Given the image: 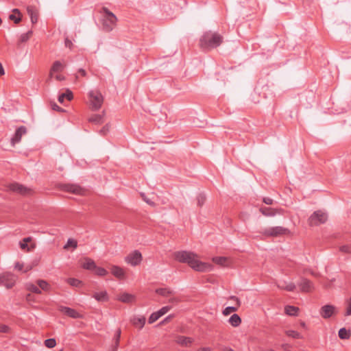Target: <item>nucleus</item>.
<instances>
[{"label":"nucleus","mask_w":351,"mask_h":351,"mask_svg":"<svg viewBox=\"0 0 351 351\" xmlns=\"http://www.w3.org/2000/svg\"><path fill=\"white\" fill-rule=\"evenodd\" d=\"M16 276L12 272H4L0 274V285L4 286L6 289H12L16 284Z\"/></svg>","instance_id":"6e6552de"},{"label":"nucleus","mask_w":351,"mask_h":351,"mask_svg":"<svg viewBox=\"0 0 351 351\" xmlns=\"http://www.w3.org/2000/svg\"><path fill=\"white\" fill-rule=\"evenodd\" d=\"M204 201H205V199L204 197H202V196L198 197L197 199V206L201 207L204 204Z\"/></svg>","instance_id":"5fc2aeb1"},{"label":"nucleus","mask_w":351,"mask_h":351,"mask_svg":"<svg viewBox=\"0 0 351 351\" xmlns=\"http://www.w3.org/2000/svg\"><path fill=\"white\" fill-rule=\"evenodd\" d=\"M51 108L53 110L58 112H63V109L59 107L56 103L51 104Z\"/></svg>","instance_id":"6e6d98bb"},{"label":"nucleus","mask_w":351,"mask_h":351,"mask_svg":"<svg viewBox=\"0 0 351 351\" xmlns=\"http://www.w3.org/2000/svg\"><path fill=\"white\" fill-rule=\"evenodd\" d=\"M88 105L92 110H98L104 103V97L98 90H90L88 93Z\"/></svg>","instance_id":"7ed1b4c3"},{"label":"nucleus","mask_w":351,"mask_h":351,"mask_svg":"<svg viewBox=\"0 0 351 351\" xmlns=\"http://www.w3.org/2000/svg\"><path fill=\"white\" fill-rule=\"evenodd\" d=\"M345 315H351V298L348 300V307Z\"/></svg>","instance_id":"864d4df0"},{"label":"nucleus","mask_w":351,"mask_h":351,"mask_svg":"<svg viewBox=\"0 0 351 351\" xmlns=\"http://www.w3.org/2000/svg\"><path fill=\"white\" fill-rule=\"evenodd\" d=\"M10 191L25 196H29L33 195L34 191L32 189L20 184L19 183H12L8 186Z\"/></svg>","instance_id":"1a4fd4ad"},{"label":"nucleus","mask_w":351,"mask_h":351,"mask_svg":"<svg viewBox=\"0 0 351 351\" xmlns=\"http://www.w3.org/2000/svg\"><path fill=\"white\" fill-rule=\"evenodd\" d=\"M228 322L233 327L239 326L241 323V319L237 314H233L228 319Z\"/></svg>","instance_id":"2f4dec72"},{"label":"nucleus","mask_w":351,"mask_h":351,"mask_svg":"<svg viewBox=\"0 0 351 351\" xmlns=\"http://www.w3.org/2000/svg\"><path fill=\"white\" fill-rule=\"evenodd\" d=\"M261 233L267 237H277L282 235H288L291 232L288 228L282 226H275L266 228Z\"/></svg>","instance_id":"423d86ee"},{"label":"nucleus","mask_w":351,"mask_h":351,"mask_svg":"<svg viewBox=\"0 0 351 351\" xmlns=\"http://www.w3.org/2000/svg\"><path fill=\"white\" fill-rule=\"evenodd\" d=\"M9 18L15 23H19L21 20V14L18 9H14L12 14L10 15Z\"/></svg>","instance_id":"473e14b6"},{"label":"nucleus","mask_w":351,"mask_h":351,"mask_svg":"<svg viewBox=\"0 0 351 351\" xmlns=\"http://www.w3.org/2000/svg\"><path fill=\"white\" fill-rule=\"evenodd\" d=\"M65 45H66V47H71V46L72 45V43L69 40L66 39L65 40Z\"/></svg>","instance_id":"0e129e2a"},{"label":"nucleus","mask_w":351,"mask_h":351,"mask_svg":"<svg viewBox=\"0 0 351 351\" xmlns=\"http://www.w3.org/2000/svg\"><path fill=\"white\" fill-rule=\"evenodd\" d=\"M328 220V215L323 210H318L313 213L308 219V223L310 226H318L325 223Z\"/></svg>","instance_id":"20e7f679"},{"label":"nucleus","mask_w":351,"mask_h":351,"mask_svg":"<svg viewBox=\"0 0 351 351\" xmlns=\"http://www.w3.org/2000/svg\"><path fill=\"white\" fill-rule=\"evenodd\" d=\"M339 250L343 253L351 254V247L347 245L341 246Z\"/></svg>","instance_id":"09e8293b"},{"label":"nucleus","mask_w":351,"mask_h":351,"mask_svg":"<svg viewBox=\"0 0 351 351\" xmlns=\"http://www.w3.org/2000/svg\"><path fill=\"white\" fill-rule=\"evenodd\" d=\"M286 335L294 339H302V336L297 331L289 330L286 331Z\"/></svg>","instance_id":"a19ab883"},{"label":"nucleus","mask_w":351,"mask_h":351,"mask_svg":"<svg viewBox=\"0 0 351 351\" xmlns=\"http://www.w3.org/2000/svg\"><path fill=\"white\" fill-rule=\"evenodd\" d=\"M77 247V241L74 239H69L63 247V249L65 250H69L70 249L75 250Z\"/></svg>","instance_id":"72a5a7b5"},{"label":"nucleus","mask_w":351,"mask_h":351,"mask_svg":"<svg viewBox=\"0 0 351 351\" xmlns=\"http://www.w3.org/2000/svg\"><path fill=\"white\" fill-rule=\"evenodd\" d=\"M263 202L267 205H271L273 204V199L270 197H264Z\"/></svg>","instance_id":"4d7b16f0"},{"label":"nucleus","mask_w":351,"mask_h":351,"mask_svg":"<svg viewBox=\"0 0 351 351\" xmlns=\"http://www.w3.org/2000/svg\"><path fill=\"white\" fill-rule=\"evenodd\" d=\"M53 77L55 78L57 81L60 82L65 80V77L60 73H55Z\"/></svg>","instance_id":"603ef678"},{"label":"nucleus","mask_w":351,"mask_h":351,"mask_svg":"<svg viewBox=\"0 0 351 351\" xmlns=\"http://www.w3.org/2000/svg\"><path fill=\"white\" fill-rule=\"evenodd\" d=\"M78 73H79L82 76H86V72L85 71V70H84V69H79Z\"/></svg>","instance_id":"e2e57ef3"},{"label":"nucleus","mask_w":351,"mask_h":351,"mask_svg":"<svg viewBox=\"0 0 351 351\" xmlns=\"http://www.w3.org/2000/svg\"><path fill=\"white\" fill-rule=\"evenodd\" d=\"M4 74H5L4 69H3L1 63H0V77L3 75Z\"/></svg>","instance_id":"680f3d73"},{"label":"nucleus","mask_w":351,"mask_h":351,"mask_svg":"<svg viewBox=\"0 0 351 351\" xmlns=\"http://www.w3.org/2000/svg\"><path fill=\"white\" fill-rule=\"evenodd\" d=\"M56 345V341L54 339H48L45 341V346L49 348H53Z\"/></svg>","instance_id":"a18cd8bd"},{"label":"nucleus","mask_w":351,"mask_h":351,"mask_svg":"<svg viewBox=\"0 0 351 351\" xmlns=\"http://www.w3.org/2000/svg\"><path fill=\"white\" fill-rule=\"evenodd\" d=\"M219 40V36L217 33L207 32L199 40L200 47L210 50L217 46Z\"/></svg>","instance_id":"f03ea898"},{"label":"nucleus","mask_w":351,"mask_h":351,"mask_svg":"<svg viewBox=\"0 0 351 351\" xmlns=\"http://www.w3.org/2000/svg\"><path fill=\"white\" fill-rule=\"evenodd\" d=\"M66 282L73 287H80L83 285L82 281L75 278H69L66 279Z\"/></svg>","instance_id":"f704fd0d"},{"label":"nucleus","mask_w":351,"mask_h":351,"mask_svg":"<svg viewBox=\"0 0 351 351\" xmlns=\"http://www.w3.org/2000/svg\"><path fill=\"white\" fill-rule=\"evenodd\" d=\"M336 313V307L332 304H326L321 307L319 314L324 319H329Z\"/></svg>","instance_id":"9b49d317"},{"label":"nucleus","mask_w":351,"mask_h":351,"mask_svg":"<svg viewBox=\"0 0 351 351\" xmlns=\"http://www.w3.org/2000/svg\"><path fill=\"white\" fill-rule=\"evenodd\" d=\"M32 32L31 31H29V32H28L27 33L21 34V36H20V38H19V41L21 43H25V42H27L30 38V37L32 36Z\"/></svg>","instance_id":"37998d69"},{"label":"nucleus","mask_w":351,"mask_h":351,"mask_svg":"<svg viewBox=\"0 0 351 351\" xmlns=\"http://www.w3.org/2000/svg\"><path fill=\"white\" fill-rule=\"evenodd\" d=\"M36 265H25L24 263L21 261H16L14 263V269L22 273H27L31 271L34 266Z\"/></svg>","instance_id":"dca6fc26"},{"label":"nucleus","mask_w":351,"mask_h":351,"mask_svg":"<svg viewBox=\"0 0 351 351\" xmlns=\"http://www.w3.org/2000/svg\"><path fill=\"white\" fill-rule=\"evenodd\" d=\"M36 285L38 286L40 289L47 292L49 291L51 288L50 284L47 281L43 279L37 280Z\"/></svg>","instance_id":"c756f323"},{"label":"nucleus","mask_w":351,"mask_h":351,"mask_svg":"<svg viewBox=\"0 0 351 351\" xmlns=\"http://www.w3.org/2000/svg\"><path fill=\"white\" fill-rule=\"evenodd\" d=\"M339 337L341 339H348L350 337V331L346 328H341L338 332Z\"/></svg>","instance_id":"4c0bfd02"},{"label":"nucleus","mask_w":351,"mask_h":351,"mask_svg":"<svg viewBox=\"0 0 351 351\" xmlns=\"http://www.w3.org/2000/svg\"><path fill=\"white\" fill-rule=\"evenodd\" d=\"M233 265V261L230 257L221 256V267H231Z\"/></svg>","instance_id":"e433bc0d"},{"label":"nucleus","mask_w":351,"mask_h":351,"mask_svg":"<svg viewBox=\"0 0 351 351\" xmlns=\"http://www.w3.org/2000/svg\"><path fill=\"white\" fill-rule=\"evenodd\" d=\"M26 289L28 291L36 294L41 293V290L39 289L38 286L31 282L27 284Z\"/></svg>","instance_id":"58836bf2"},{"label":"nucleus","mask_w":351,"mask_h":351,"mask_svg":"<svg viewBox=\"0 0 351 351\" xmlns=\"http://www.w3.org/2000/svg\"><path fill=\"white\" fill-rule=\"evenodd\" d=\"M175 261L186 263L191 269L198 272H208L212 270L213 265L202 261L199 255L191 251H176L173 254Z\"/></svg>","instance_id":"f257e3e1"},{"label":"nucleus","mask_w":351,"mask_h":351,"mask_svg":"<svg viewBox=\"0 0 351 351\" xmlns=\"http://www.w3.org/2000/svg\"><path fill=\"white\" fill-rule=\"evenodd\" d=\"M66 64L64 62L62 61H55L49 71V77L52 78L53 77V75L56 73H60L62 72L64 69L66 67Z\"/></svg>","instance_id":"2eb2a0df"},{"label":"nucleus","mask_w":351,"mask_h":351,"mask_svg":"<svg viewBox=\"0 0 351 351\" xmlns=\"http://www.w3.org/2000/svg\"><path fill=\"white\" fill-rule=\"evenodd\" d=\"M171 306H165L162 307L160 310H158L157 311L158 312L160 317H162V315L167 313L171 310Z\"/></svg>","instance_id":"de8ad7c7"},{"label":"nucleus","mask_w":351,"mask_h":351,"mask_svg":"<svg viewBox=\"0 0 351 351\" xmlns=\"http://www.w3.org/2000/svg\"><path fill=\"white\" fill-rule=\"evenodd\" d=\"M104 19H103V25L104 28L110 32L115 27L117 19L116 16L109 11L108 9H104Z\"/></svg>","instance_id":"39448f33"},{"label":"nucleus","mask_w":351,"mask_h":351,"mask_svg":"<svg viewBox=\"0 0 351 351\" xmlns=\"http://www.w3.org/2000/svg\"><path fill=\"white\" fill-rule=\"evenodd\" d=\"M73 98V93L69 89H66L65 93H63L60 94L58 97V101L61 104H62L65 99H66L68 101L72 100Z\"/></svg>","instance_id":"cd10ccee"},{"label":"nucleus","mask_w":351,"mask_h":351,"mask_svg":"<svg viewBox=\"0 0 351 351\" xmlns=\"http://www.w3.org/2000/svg\"><path fill=\"white\" fill-rule=\"evenodd\" d=\"M0 332L4 333H10L11 332V329L9 326L1 324L0 325Z\"/></svg>","instance_id":"3c124183"},{"label":"nucleus","mask_w":351,"mask_h":351,"mask_svg":"<svg viewBox=\"0 0 351 351\" xmlns=\"http://www.w3.org/2000/svg\"><path fill=\"white\" fill-rule=\"evenodd\" d=\"M172 317H173L172 315H169V316H168V317H166V318H165L162 322H161L160 323V325H162V324H165V323H167V322H169V321L171 320V319L172 318Z\"/></svg>","instance_id":"bf43d9fd"},{"label":"nucleus","mask_w":351,"mask_h":351,"mask_svg":"<svg viewBox=\"0 0 351 351\" xmlns=\"http://www.w3.org/2000/svg\"><path fill=\"white\" fill-rule=\"evenodd\" d=\"M197 351H213L211 348L208 347H203L198 349Z\"/></svg>","instance_id":"052dcab7"},{"label":"nucleus","mask_w":351,"mask_h":351,"mask_svg":"<svg viewBox=\"0 0 351 351\" xmlns=\"http://www.w3.org/2000/svg\"><path fill=\"white\" fill-rule=\"evenodd\" d=\"M1 23H2V21H1V19H0V25L1 24Z\"/></svg>","instance_id":"774afa93"},{"label":"nucleus","mask_w":351,"mask_h":351,"mask_svg":"<svg viewBox=\"0 0 351 351\" xmlns=\"http://www.w3.org/2000/svg\"><path fill=\"white\" fill-rule=\"evenodd\" d=\"M169 302H171V303H177V302H179V300L178 298H176V297H173L171 296V297H169Z\"/></svg>","instance_id":"13d9d810"},{"label":"nucleus","mask_w":351,"mask_h":351,"mask_svg":"<svg viewBox=\"0 0 351 351\" xmlns=\"http://www.w3.org/2000/svg\"><path fill=\"white\" fill-rule=\"evenodd\" d=\"M300 290L304 292H309L313 289V283L308 279L303 278L298 284Z\"/></svg>","instance_id":"5701e85b"},{"label":"nucleus","mask_w":351,"mask_h":351,"mask_svg":"<svg viewBox=\"0 0 351 351\" xmlns=\"http://www.w3.org/2000/svg\"><path fill=\"white\" fill-rule=\"evenodd\" d=\"M111 274L118 280H124L126 278V271L124 268L113 265L110 267Z\"/></svg>","instance_id":"4468645a"},{"label":"nucleus","mask_w":351,"mask_h":351,"mask_svg":"<svg viewBox=\"0 0 351 351\" xmlns=\"http://www.w3.org/2000/svg\"><path fill=\"white\" fill-rule=\"evenodd\" d=\"M175 341L182 346H190L193 342V339L189 337L182 336V335H177L175 337Z\"/></svg>","instance_id":"6ab92c4d"},{"label":"nucleus","mask_w":351,"mask_h":351,"mask_svg":"<svg viewBox=\"0 0 351 351\" xmlns=\"http://www.w3.org/2000/svg\"><path fill=\"white\" fill-rule=\"evenodd\" d=\"M25 300L30 305L36 302L35 297L32 293L26 295Z\"/></svg>","instance_id":"49530a36"},{"label":"nucleus","mask_w":351,"mask_h":351,"mask_svg":"<svg viewBox=\"0 0 351 351\" xmlns=\"http://www.w3.org/2000/svg\"><path fill=\"white\" fill-rule=\"evenodd\" d=\"M120 337H121V330L118 329V330L117 331V334H116V337H115V339H114V348L115 349H117V348L119 346Z\"/></svg>","instance_id":"8fccbe9b"},{"label":"nucleus","mask_w":351,"mask_h":351,"mask_svg":"<svg viewBox=\"0 0 351 351\" xmlns=\"http://www.w3.org/2000/svg\"><path fill=\"white\" fill-rule=\"evenodd\" d=\"M125 262L132 267H136L141 264L143 261V255L137 250L130 252L125 258Z\"/></svg>","instance_id":"0eeeda50"},{"label":"nucleus","mask_w":351,"mask_h":351,"mask_svg":"<svg viewBox=\"0 0 351 351\" xmlns=\"http://www.w3.org/2000/svg\"><path fill=\"white\" fill-rule=\"evenodd\" d=\"M101 120L102 117L99 114H94L89 118V121L95 123H99L101 122Z\"/></svg>","instance_id":"c03bdc74"},{"label":"nucleus","mask_w":351,"mask_h":351,"mask_svg":"<svg viewBox=\"0 0 351 351\" xmlns=\"http://www.w3.org/2000/svg\"><path fill=\"white\" fill-rule=\"evenodd\" d=\"M64 191L75 194V195H83L84 190L78 185L75 184H67L63 188Z\"/></svg>","instance_id":"f3484780"},{"label":"nucleus","mask_w":351,"mask_h":351,"mask_svg":"<svg viewBox=\"0 0 351 351\" xmlns=\"http://www.w3.org/2000/svg\"><path fill=\"white\" fill-rule=\"evenodd\" d=\"M160 317V315H159L158 311H156L153 313H152L148 319V322L149 324H153L156 321H157Z\"/></svg>","instance_id":"79ce46f5"},{"label":"nucleus","mask_w":351,"mask_h":351,"mask_svg":"<svg viewBox=\"0 0 351 351\" xmlns=\"http://www.w3.org/2000/svg\"><path fill=\"white\" fill-rule=\"evenodd\" d=\"M27 130L25 126L19 127L15 132L14 135L11 138V145L15 146L16 144L21 142L22 136L27 134Z\"/></svg>","instance_id":"ddd939ff"},{"label":"nucleus","mask_w":351,"mask_h":351,"mask_svg":"<svg viewBox=\"0 0 351 351\" xmlns=\"http://www.w3.org/2000/svg\"><path fill=\"white\" fill-rule=\"evenodd\" d=\"M277 286L278 288L283 289V290H286L287 291H293L295 289V285L294 283H293V282L287 283L285 281H283V282L280 281V282H278Z\"/></svg>","instance_id":"a878e982"},{"label":"nucleus","mask_w":351,"mask_h":351,"mask_svg":"<svg viewBox=\"0 0 351 351\" xmlns=\"http://www.w3.org/2000/svg\"><path fill=\"white\" fill-rule=\"evenodd\" d=\"M156 293L164 298H169L173 295V291L167 287H161L156 289Z\"/></svg>","instance_id":"393cba45"},{"label":"nucleus","mask_w":351,"mask_h":351,"mask_svg":"<svg viewBox=\"0 0 351 351\" xmlns=\"http://www.w3.org/2000/svg\"><path fill=\"white\" fill-rule=\"evenodd\" d=\"M213 261L215 263H219V258L217 257H214L213 258Z\"/></svg>","instance_id":"69168bd1"},{"label":"nucleus","mask_w":351,"mask_h":351,"mask_svg":"<svg viewBox=\"0 0 351 351\" xmlns=\"http://www.w3.org/2000/svg\"><path fill=\"white\" fill-rule=\"evenodd\" d=\"M231 299L232 300H235L237 301V306H228L226 307L223 311V314L224 315H228L229 314H230L232 312H235L237 311V308H238V306H240V301L239 300L238 298L235 297V296H232L231 297Z\"/></svg>","instance_id":"c85d7f7f"},{"label":"nucleus","mask_w":351,"mask_h":351,"mask_svg":"<svg viewBox=\"0 0 351 351\" xmlns=\"http://www.w3.org/2000/svg\"><path fill=\"white\" fill-rule=\"evenodd\" d=\"M80 264L83 269L93 271L95 267V262L88 257H84L80 260Z\"/></svg>","instance_id":"a211bd4d"},{"label":"nucleus","mask_w":351,"mask_h":351,"mask_svg":"<svg viewBox=\"0 0 351 351\" xmlns=\"http://www.w3.org/2000/svg\"><path fill=\"white\" fill-rule=\"evenodd\" d=\"M19 246L22 250L29 252L36 247V243L31 237H27L19 242Z\"/></svg>","instance_id":"f8f14e48"},{"label":"nucleus","mask_w":351,"mask_h":351,"mask_svg":"<svg viewBox=\"0 0 351 351\" xmlns=\"http://www.w3.org/2000/svg\"><path fill=\"white\" fill-rule=\"evenodd\" d=\"M146 319L144 316H134L130 319L131 323L140 329L145 326Z\"/></svg>","instance_id":"4be33fe9"},{"label":"nucleus","mask_w":351,"mask_h":351,"mask_svg":"<svg viewBox=\"0 0 351 351\" xmlns=\"http://www.w3.org/2000/svg\"><path fill=\"white\" fill-rule=\"evenodd\" d=\"M117 300L124 304H132L136 302V296L127 291H122L117 295Z\"/></svg>","instance_id":"9d476101"},{"label":"nucleus","mask_w":351,"mask_h":351,"mask_svg":"<svg viewBox=\"0 0 351 351\" xmlns=\"http://www.w3.org/2000/svg\"><path fill=\"white\" fill-rule=\"evenodd\" d=\"M281 210H278L272 208L263 207L260 208V212L265 216L271 217L280 213Z\"/></svg>","instance_id":"b1692460"},{"label":"nucleus","mask_w":351,"mask_h":351,"mask_svg":"<svg viewBox=\"0 0 351 351\" xmlns=\"http://www.w3.org/2000/svg\"><path fill=\"white\" fill-rule=\"evenodd\" d=\"M298 311H299V308L294 306H286L285 308V313L287 315H291V316L297 315Z\"/></svg>","instance_id":"c9c22d12"},{"label":"nucleus","mask_w":351,"mask_h":351,"mask_svg":"<svg viewBox=\"0 0 351 351\" xmlns=\"http://www.w3.org/2000/svg\"><path fill=\"white\" fill-rule=\"evenodd\" d=\"M27 13L30 16L31 21L33 23H36L38 19V12L36 9L32 6H29L27 8Z\"/></svg>","instance_id":"bb28decb"},{"label":"nucleus","mask_w":351,"mask_h":351,"mask_svg":"<svg viewBox=\"0 0 351 351\" xmlns=\"http://www.w3.org/2000/svg\"><path fill=\"white\" fill-rule=\"evenodd\" d=\"M60 310L62 313H64L72 318H82V315L80 313H79L78 312H77L75 310H74L73 308L66 307V306H62V307H60Z\"/></svg>","instance_id":"aec40b11"},{"label":"nucleus","mask_w":351,"mask_h":351,"mask_svg":"<svg viewBox=\"0 0 351 351\" xmlns=\"http://www.w3.org/2000/svg\"><path fill=\"white\" fill-rule=\"evenodd\" d=\"M301 326H302V327H305V326H306V324H305V323H304V322H301Z\"/></svg>","instance_id":"338daca9"},{"label":"nucleus","mask_w":351,"mask_h":351,"mask_svg":"<svg viewBox=\"0 0 351 351\" xmlns=\"http://www.w3.org/2000/svg\"><path fill=\"white\" fill-rule=\"evenodd\" d=\"M93 298L97 302H108L109 300L108 293L105 290L94 292Z\"/></svg>","instance_id":"412c9836"},{"label":"nucleus","mask_w":351,"mask_h":351,"mask_svg":"<svg viewBox=\"0 0 351 351\" xmlns=\"http://www.w3.org/2000/svg\"><path fill=\"white\" fill-rule=\"evenodd\" d=\"M93 271L99 277H105L108 274V271L104 267L97 266V265Z\"/></svg>","instance_id":"7c9ffc66"},{"label":"nucleus","mask_w":351,"mask_h":351,"mask_svg":"<svg viewBox=\"0 0 351 351\" xmlns=\"http://www.w3.org/2000/svg\"><path fill=\"white\" fill-rule=\"evenodd\" d=\"M141 196L142 197V199L149 205L150 206H156V203L153 200V197H149L148 195H145V193H141Z\"/></svg>","instance_id":"ea45409f"}]
</instances>
